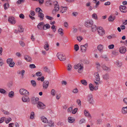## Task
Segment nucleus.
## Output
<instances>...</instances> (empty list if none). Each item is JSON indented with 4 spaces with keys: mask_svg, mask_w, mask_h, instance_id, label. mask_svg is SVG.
<instances>
[{
    "mask_svg": "<svg viewBox=\"0 0 127 127\" xmlns=\"http://www.w3.org/2000/svg\"><path fill=\"white\" fill-rule=\"evenodd\" d=\"M93 22L92 20H90L88 21V27H92V30L93 32L95 31L97 28L95 25H93Z\"/></svg>",
    "mask_w": 127,
    "mask_h": 127,
    "instance_id": "obj_1",
    "label": "nucleus"
},
{
    "mask_svg": "<svg viewBox=\"0 0 127 127\" xmlns=\"http://www.w3.org/2000/svg\"><path fill=\"white\" fill-rule=\"evenodd\" d=\"M54 5L55 9H53L52 11V13L53 14H54L55 13V11H59L60 9L59 6L57 1H54Z\"/></svg>",
    "mask_w": 127,
    "mask_h": 127,
    "instance_id": "obj_2",
    "label": "nucleus"
},
{
    "mask_svg": "<svg viewBox=\"0 0 127 127\" xmlns=\"http://www.w3.org/2000/svg\"><path fill=\"white\" fill-rule=\"evenodd\" d=\"M83 64H78L77 65H75L74 66V68L75 69H77L79 68L78 69V72L79 73H81L82 71L81 70L83 68Z\"/></svg>",
    "mask_w": 127,
    "mask_h": 127,
    "instance_id": "obj_3",
    "label": "nucleus"
},
{
    "mask_svg": "<svg viewBox=\"0 0 127 127\" xmlns=\"http://www.w3.org/2000/svg\"><path fill=\"white\" fill-rule=\"evenodd\" d=\"M57 56L58 59L61 61H64L66 60V57L64 55L61 53H58Z\"/></svg>",
    "mask_w": 127,
    "mask_h": 127,
    "instance_id": "obj_4",
    "label": "nucleus"
},
{
    "mask_svg": "<svg viewBox=\"0 0 127 127\" xmlns=\"http://www.w3.org/2000/svg\"><path fill=\"white\" fill-rule=\"evenodd\" d=\"M97 31L99 34L100 36L103 35L105 33L104 29L101 27H98L97 28Z\"/></svg>",
    "mask_w": 127,
    "mask_h": 127,
    "instance_id": "obj_5",
    "label": "nucleus"
},
{
    "mask_svg": "<svg viewBox=\"0 0 127 127\" xmlns=\"http://www.w3.org/2000/svg\"><path fill=\"white\" fill-rule=\"evenodd\" d=\"M19 92L20 93L21 95H28L29 94V93L28 91L23 89H21L20 90Z\"/></svg>",
    "mask_w": 127,
    "mask_h": 127,
    "instance_id": "obj_6",
    "label": "nucleus"
},
{
    "mask_svg": "<svg viewBox=\"0 0 127 127\" xmlns=\"http://www.w3.org/2000/svg\"><path fill=\"white\" fill-rule=\"evenodd\" d=\"M45 105L40 102H38L37 103V107L39 109H43L45 108Z\"/></svg>",
    "mask_w": 127,
    "mask_h": 127,
    "instance_id": "obj_7",
    "label": "nucleus"
},
{
    "mask_svg": "<svg viewBox=\"0 0 127 127\" xmlns=\"http://www.w3.org/2000/svg\"><path fill=\"white\" fill-rule=\"evenodd\" d=\"M88 101L90 104L93 105L94 103L93 96L92 94L89 95L88 96Z\"/></svg>",
    "mask_w": 127,
    "mask_h": 127,
    "instance_id": "obj_8",
    "label": "nucleus"
},
{
    "mask_svg": "<svg viewBox=\"0 0 127 127\" xmlns=\"http://www.w3.org/2000/svg\"><path fill=\"white\" fill-rule=\"evenodd\" d=\"M89 87L91 91H93L94 90H96L98 89V86H96L94 87V86L91 83L89 84Z\"/></svg>",
    "mask_w": 127,
    "mask_h": 127,
    "instance_id": "obj_9",
    "label": "nucleus"
},
{
    "mask_svg": "<svg viewBox=\"0 0 127 127\" xmlns=\"http://www.w3.org/2000/svg\"><path fill=\"white\" fill-rule=\"evenodd\" d=\"M14 19H15L14 17L10 16L8 17V21L11 24H14L16 23V21Z\"/></svg>",
    "mask_w": 127,
    "mask_h": 127,
    "instance_id": "obj_10",
    "label": "nucleus"
},
{
    "mask_svg": "<svg viewBox=\"0 0 127 127\" xmlns=\"http://www.w3.org/2000/svg\"><path fill=\"white\" fill-rule=\"evenodd\" d=\"M119 8L120 11L123 12L125 13L127 11V8L125 6L120 5Z\"/></svg>",
    "mask_w": 127,
    "mask_h": 127,
    "instance_id": "obj_11",
    "label": "nucleus"
},
{
    "mask_svg": "<svg viewBox=\"0 0 127 127\" xmlns=\"http://www.w3.org/2000/svg\"><path fill=\"white\" fill-rule=\"evenodd\" d=\"M22 100L24 102L28 103L30 101L29 97L26 95L23 96L22 98Z\"/></svg>",
    "mask_w": 127,
    "mask_h": 127,
    "instance_id": "obj_12",
    "label": "nucleus"
},
{
    "mask_svg": "<svg viewBox=\"0 0 127 127\" xmlns=\"http://www.w3.org/2000/svg\"><path fill=\"white\" fill-rule=\"evenodd\" d=\"M87 43L85 44L84 45L81 46V51L83 52H85L87 50Z\"/></svg>",
    "mask_w": 127,
    "mask_h": 127,
    "instance_id": "obj_13",
    "label": "nucleus"
},
{
    "mask_svg": "<svg viewBox=\"0 0 127 127\" xmlns=\"http://www.w3.org/2000/svg\"><path fill=\"white\" fill-rule=\"evenodd\" d=\"M49 82L48 81H44L43 84V88L44 89H47L48 86Z\"/></svg>",
    "mask_w": 127,
    "mask_h": 127,
    "instance_id": "obj_14",
    "label": "nucleus"
},
{
    "mask_svg": "<svg viewBox=\"0 0 127 127\" xmlns=\"http://www.w3.org/2000/svg\"><path fill=\"white\" fill-rule=\"evenodd\" d=\"M119 51L121 53H125L126 51V47L125 46L121 47L119 49Z\"/></svg>",
    "mask_w": 127,
    "mask_h": 127,
    "instance_id": "obj_15",
    "label": "nucleus"
},
{
    "mask_svg": "<svg viewBox=\"0 0 127 127\" xmlns=\"http://www.w3.org/2000/svg\"><path fill=\"white\" fill-rule=\"evenodd\" d=\"M94 75V76L95 78V80L96 81H99L100 80V77L98 72H95Z\"/></svg>",
    "mask_w": 127,
    "mask_h": 127,
    "instance_id": "obj_16",
    "label": "nucleus"
},
{
    "mask_svg": "<svg viewBox=\"0 0 127 127\" xmlns=\"http://www.w3.org/2000/svg\"><path fill=\"white\" fill-rule=\"evenodd\" d=\"M44 23L43 22H41L39 23L37 26V28L39 30H42L43 27Z\"/></svg>",
    "mask_w": 127,
    "mask_h": 127,
    "instance_id": "obj_17",
    "label": "nucleus"
},
{
    "mask_svg": "<svg viewBox=\"0 0 127 127\" xmlns=\"http://www.w3.org/2000/svg\"><path fill=\"white\" fill-rule=\"evenodd\" d=\"M97 48L98 50L101 53H102L103 52V47L102 45L101 44L97 46Z\"/></svg>",
    "mask_w": 127,
    "mask_h": 127,
    "instance_id": "obj_18",
    "label": "nucleus"
},
{
    "mask_svg": "<svg viewBox=\"0 0 127 127\" xmlns=\"http://www.w3.org/2000/svg\"><path fill=\"white\" fill-rule=\"evenodd\" d=\"M103 79L105 80H107L109 79V74L106 73L102 75Z\"/></svg>",
    "mask_w": 127,
    "mask_h": 127,
    "instance_id": "obj_19",
    "label": "nucleus"
},
{
    "mask_svg": "<svg viewBox=\"0 0 127 127\" xmlns=\"http://www.w3.org/2000/svg\"><path fill=\"white\" fill-rule=\"evenodd\" d=\"M48 41H46L45 42V45L44 46V47L45 50L47 51L49 50V45L48 44Z\"/></svg>",
    "mask_w": 127,
    "mask_h": 127,
    "instance_id": "obj_20",
    "label": "nucleus"
},
{
    "mask_svg": "<svg viewBox=\"0 0 127 127\" xmlns=\"http://www.w3.org/2000/svg\"><path fill=\"white\" fill-rule=\"evenodd\" d=\"M122 112L124 114H125L127 113V106L122 108Z\"/></svg>",
    "mask_w": 127,
    "mask_h": 127,
    "instance_id": "obj_21",
    "label": "nucleus"
},
{
    "mask_svg": "<svg viewBox=\"0 0 127 127\" xmlns=\"http://www.w3.org/2000/svg\"><path fill=\"white\" fill-rule=\"evenodd\" d=\"M41 12H39L38 14V16L40 18V20H42L43 19L44 16V14Z\"/></svg>",
    "mask_w": 127,
    "mask_h": 127,
    "instance_id": "obj_22",
    "label": "nucleus"
},
{
    "mask_svg": "<svg viewBox=\"0 0 127 127\" xmlns=\"http://www.w3.org/2000/svg\"><path fill=\"white\" fill-rule=\"evenodd\" d=\"M50 27V26L49 24H46L45 25H44L43 27V30H46L48 29H49Z\"/></svg>",
    "mask_w": 127,
    "mask_h": 127,
    "instance_id": "obj_23",
    "label": "nucleus"
},
{
    "mask_svg": "<svg viewBox=\"0 0 127 127\" xmlns=\"http://www.w3.org/2000/svg\"><path fill=\"white\" fill-rule=\"evenodd\" d=\"M41 119L42 121L45 123H48V120L44 116L41 117Z\"/></svg>",
    "mask_w": 127,
    "mask_h": 127,
    "instance_id": "obj_24",
    "label": "nucleus"
},
{
    "mask_svg": "<svg viewBox=\"0 0 127 127\" xmlns=\"http://www.w3.org/2000/svg\"><path fill=\"white\" fill-rule=\"evenodd\" d=\"M18 31L20 32H23L24 30V29L22 28V26L20 25L18 26Z\"/></svg>",
    "mask_w": 127,
    "mask_h": 127,
    "instance_id": "obj_25",
    "label": "nucleus"
},
{
    "mask_svg": "<svg viewBox=\"0 0 127 127\" xmlns=\"http://www.w3.org/2000/svg\"><path fill=\"white\" fill-rule=\"evenodd\" d=\"M25 59L28 62H30L32 60L31 58L28 56L27 55H25L24 56Z\"/></svg>",
    "mask_w": 127,
    "mask_h": 127,
    "instance_id": "obj_26",
    "label": "nucleus"
},
{
    "mask_svg": "<svg viewBox=\"0 0 127 127\" xmlns=\"http://www.w3.org/2000/svg\"><path fill=\"white\" fill-rule=\"evenodd\" d=\"M68 120L69 122L72 123L74 122L75 120L73 118L70 117H68Z\"/></svg>",
    "mask_w": 127,
    "mask_h": 127,
    "instance_id": "obj_27",
    "label": "nucleus"
},
{
    "mask_svg": "<svg viewBox=\"0 0 127 127\" xmlns=\"http://www.w3.org/2000/svg\"><path fill=\"white\" fill-rule=\"evenodd\" d=\"M43 70L45 72L48 73L50 72V70L49 68L47 66H44L43 67Z\"/></svg>",
    "mask_w": 127,
    "mask_h": 127,
    "instance_id": "obj_28",
    "label": "nucleus"
},
{
    "mask_svg": "<svg viewBox=\"0 0 127 127\" xmlns=\"http://www.w3.org/2000/svg\"><path fill=\"white\" fill-rule=\"evenodd\" d=\"M102 67L103 69L104 70H106L107 71H109L110 70V69L108 67L105 65H103L102 66Z\"/></svg>",
    "mask_w": 127,
    "mask_h": 127,
    "instance_id": "obj_29",
    "label": "nucleus"
},
{
    "mask_svg": "<svg viewBox=\"0 0 127 127\" xmlns=\"http://www.w3.org/2000/svg\"><path fill=\"white\" fill-rule=\"evenodd\" d=\"M14 95V93L13 91H11L9 92L8 93V96L10 98L12 97Z\"/></svg>",
    "mask_w": 127,
    "mask_h": 127,
    "instance_id": "obj_30",
    "label": "nucleus"
},
{
    "mask_svg": "<svg viewBox=\"0 0 127 127\" xmlns=\"http://www.w3.org/2000/svg\"><path fill=\"white\" fill-rule=\"evenodd\" d=\"M49 126L50 127H53L54 126V123L52 120L49 121L48 123Z\"/></svg>",
    "mask_w": 127,
    "mask_h": 127,
    "instance_id": "obj_31",
    "label": "nucleus"
},
{
    "mask_svg": "<svg viewBox=\"0 0 127 127\" xmlns=\"http://www.w3.org/2000/svg\"><path fill=\"white\" fill-rule=\"evenodd\" d=\"M81 82L82 84L84 86H86L87 84V83L86 81L84 79L81 80Z\"/></svg>",
    "mask_w": 127,
    "mask_h": 127,
    "instance_id": "obj_32",
    "label": "nucleus"
},
{
    "mask_svg": "<svg viewBox=\"0 0 127 127\" xmlns=\"http://www.w3.org/2000/svg\"><path fill=\"white\" fill-rule=\"evenodd\" d=\"M100 57L103 59L105 61H107L108 60V58L106 55H102Z\"/></svg>",
    "mask_w": 127,
    "mask_h": 127,
    "instance_id": "obj_33",
    "label": "nucleus"
},
{
    "mask_svg": "<svg viewBox=\"0 0 127 127\" xmlns=\"http://www.w3.org/2000/svg\"><path fill=\"white\" fill-rule=\"evenodd\" d=\"M115 64L117 66L119 67H121L122 65V62H119L118 61H117Z\"/></svg>",
    "mask_w": 127,
    "mask_h": 127,
    "instance_id": "obj_34",
    "label": "nucleus"
},
{
    "mask_svg": "<svg viewBox=\"0 0 127 127\" xmlns=\"http://www.w3.org/2000/svg\"><path fill=\"white\" fill-rule=\"evenodd\" d=\"M9 4L8 3H5L3 5L4 9L5 10L7 9L9 7Z\"/></svg>",
    "mask_w": 127,
    "mask_h": 127,
    "instance_id": "obj_35",
    "label": "nucleus"
},
{
    "mask_svg": "<svg viewBox=\"0 0 127 127\" xmlns=\"http://www.w3.org/2000/svg\"><path fill=\"white\" fill-rule=\"evenodd\" d=\"M102 122V120L101 119H99L97 120L96 121V123L97 124H100Z\"/></svg>",
    "mask_w": 127,
    "mask_h": 127,
    "instance_id": "obj_36",
    "label": "nucleus"
},
{
    "mask_svg": "<svg viewBox=\"0 0 127 127\" xmlns=\"http://www.w3.org/2000/svg\"><path fill=\"white\" fill-rule=\"evenodd\" d=\"M112 54L113 55L115 56H117L118 55L119 53L115 50H114L112 51Z\"/></svg>",
    "mask_w": 127,
    "mask_h": 127,
    "instance_id": "obj_37",
    "label": "nucleus"
},
{
    "mask_svg": "<svg viewBox=\"0 0 127 127\" xmlns=\"http://www.w3.org/2000/svg\"><path fill=\"white\" fill-rule=\"evenodd\" d=\"M115 16L112 17L111 15L108 18V20L109 21H113L115 19Z\"/></svg>",
    "mask_w": 127,
    "mask_h": 127,
    "instance_id": "obj_38",
    "label": "nucleus"
},
{
    "mask_svg": "<svg viewBox=\"0 0 127 127\" xmlns=\"http://www.w3.org/2000/svg\"><path fill=\"white\" fill-rule=\"evenodd\" d=\"M31 83L32 86H33L34 87H35L36 86V83L34 80H32L31 81Z\"/></svg>",
    "mask_w": 127,
    "mask_h": 127,
    "instance_id": "obj_39",
    "label": "nucleus"
},
{
    "mask_svg": "<svg viewBox=\"0 0 127 127\" xmlns=\"http://www.w3.org/2000/svg\"><path fill=\"white\" fill-rule=\"evenodd\" d=\"M25 0H18L16 2L17 4H19L24 2Z\"/></svg>",
    "mask_w": 127,
    "mask_h": 127,
    "instance_id": "obj_40",
    "label": "nucleus"
},
{
    "mask_svg": "<svg viewBox=\"0 0 127 127\" xmlns=\"http://www.w3.org/2000/svg\"><path fill=\"white\" fill-rule=\"evenodd\" d=\"M92 17L95 20L97 19V15L95 13H94L92 15Z\"/></svg>",
    "mask_w": 127,
    "mask_h": 127,
    "instance_id": "obj_41",
    "label": "nucleus"
},
{
    "mask_svg": "<svg viewBox=\"0 0 127 127\" xmlns=\"http://www.w3.org/2000/svg\"><path fill=\"white\" fill-rule=\"evenodd\" d=\"M63 29L61 28H60L58 30V33L59 34H61L62 35L63 33Z\"/></svg>",
    "mask_w": 127,
    "mask_h": 127,
    "instance_id": "obj_42",
    "label": "nucleus"
},
{
    "mask_svg": "<svg viewBox=\"0 0 127 127\" xmlns=\"http://www.w3.org/2000/svg\"><path fill=\"white\" fill-rule=\"evenodd\" d=\"M34 100V97H32V103L34 104H37L38 102Z\"/></svg>",
    "mask_w": 127,
    "mask_h": 127,
    "instance_id": "obj_43",
    "label": "nucleus"
},
{
    "mask_svg": "<svg viewBox=\"0 0 127 127\" xmlns=\"http://www.w3.org/2000/svg\"><path fill=\"white\" fill-rule=\"evenodd\" d=\"M88 119L90 122H91L92 121V116L88 112Z\"/></svg>",
    "mask_w": 127,
    "mask_h": 127,
    "instance_id": "obj_44",
    "label": "nucleus"
},
{
    "mask_svg": "<svg viewBox=\"0 0 127 127\" xmlns=\"http://www.w3.org/2000/svg\"><path fill=\"white\" fill-rule=\"evenodd\" d=\"M46 4L48 6L51 5H52V2L51 0L47 1H46Z\"/></svg>",
    "mask_w": 127,
    "mask_h": 127,
    "instance_id": "obj_45",
    "label": "nucleus"
},
{
    "mask_svg": "<svg viewBox=\"0 0 127 127\" xmlns=\"http://www.w3.org/2000/svg\"><path fill=\"white\" fill-rule=\"evenodd\" d=\"M56 93V91L54 89H52L51 91V94L53 96H55Z\"/></svg>",
    "mask_w": 127,
    "mask_h": 127,
    "instance_id": "obj_46",
    "label": "nucleus"
},
{
    "mask_svg": "<svg viewBox=\"0 0 127 127\" xmlns=\"http://www.w3.org/2000/svg\"><path fill=\"white\" fill-rule=\"evenodd\" d=\"M45 18L46 19L49 20H51L54 19L53 17L48 15L46 16H45Z\"/></svg>",
    "mask_w": 127,
    "mask_h": 127,
    "instance_id": "obj_47",
    "label": "nucleus"
},
{
    "mask_svg": "<svg viewBox=\"0 0 127 127\" xmlns=\"http://www.w3.org/2000/svg\"><path fill=\"white\" fill-rule=\"evenodd\" d=\"M13 61V59L11 58L8 59L6 61V63L8 64H9L10 62H12Z\"/></svg>",
    "mask_w": 127,
    "mask_h": 127,
    "instance_id": "obj_48",
    "label": "nucleus"
},
{
    "mask_svg": "<svg viewBox=\"0 0 127 127\" xmlns=\"http://www.w3.org/2000/svg\"><path fill=\"white\" fill-rule=\"evenodd\" d=\"M8 64H9V66L10 67H12L14 66L15 63L14 62H10V63H9Z\"/></svg>",
    "mask_w": 127,
    "mask_h": 127,
    "instance_id": "obj_49",
    "label": "nucleus"
},
{
    "mask_svg": "<svg viewBox=\"0 0 127 127\" xmlns=\"http://www.w3.org/2000/svg\"><path fill=\"white\" fill-rule=\"evenodd\" d=\"M35 11L36 12L39 13L42 12V10L39 7L36 8L35 9Z\"/></svg>",
    "mask_w": 127,
    "mask_h": 127,
    "instance_id": "obj_50",
    "label": "nucleus"
},
{
    "mask_svg": "<svg viewBox=\"0 0 127 127\" xmlns=\"http://www.w3.org/2000/svg\"><path fill=\"white\" fill-rule=\"evenodd\" d=\"M34 113L33 112H32L31 113L30 116V118L31 119H33L34 118Z\"/></svg>",
    "mask_w": 127,
    "mask_h": 127,
    "instance_id": "obj_51",
    "label": "nucleus"
},
{
    "mask_svg": "<svg viewBox=\"0 0 127 127\" xmlns=\"http://www.w3.org/2000/svg\"><path fill=\"white\" fill-rule=\"evenodd\" d=\"M74 49L76 51H77L79 49V47L77 44H75L74 46Z\"/></svg>",
    "mask_w": 127,
    "mask_h": 127,
    "instance_id": "obj_52",
    "label": "nucleus"
},
{
    "mask_svg": "<svg viewBox=\"0 0 127 127\" xmlns=\"http://www.w3.org/2000/svg\"><path fill=\"white\" fill-rule=\"evenodd\" d=\"M19 43L20 45L22 47H24L25 45V43L22 41H20Z\"/></svg>",
    "mask_w": 127,
    "mask_h": 127,
    "instance_id": "obj_53",
    "label": "nucleus"
},
{
    "mask_svg": "<svg viewBox=\"0 0 127 127\" xmlns=\"http://www.w3.org/2000/svg\"><path fill=\"white\" fill-rule=\"evenodd\" d=\"M16 64L17 65H21L22 64V62L21 61L19 60L16 62Z\"/></svg>",
    "mask_w": 127,
    "mask_h": 127,
    "instance_id": "obj_54",
    "label": "nucleus"
},
{
    "mask_svg": "<svg viewBox=\"0 0 127 127\" xmlns=\"http://www.w3.org/2000/svg\"><path fill=\"white\" fill-rule=\"evenodd\" d=\"M44 78L43 76H42L41 77H38L37 79L38 80H40L42 82H43L44 81Z\"/></svg>",
    "mask_w": 127,
    "mask_h": 127,
    "instance_id": "obj_55",
    "label": "nucleus"
},
{
    "mask_svg": "<svg viewBox=\"0 0 127 127\" xmlns=\"http://www.w3.org/2000/svg\"><path fill=\"white\" fill-rule=\"evenodd\" d=\"M94 83L96 85V86H98V85L101 84V81L100 80L99 81H95Z\"/></svg>",
    "mask_w": 127,
    "mask_h": 127,
    "instance_id": "obj_56",
    "label": "nucleus"
},
{
    "mask_svg": "<svg viewBox=\"0 0 127 127\" xmlns=\"http://www.w3.org/2000/svg\"><path fill=\"white\" fill-rule=\"evenodd\" d=\"M6 91L2 89H0V92L2 94H4L6 93Z\"/></svg>",
    "mask_w": 127,
    "mask_h": 127,
    "instance_id": "obj_57",
    "label": "nucleus"
},
{
    "mask_svg": "<svg viewBox=\"0 0 127 127\" xmlns=\"http://www.w3.org/2000/svg\"><path fill=\"white\" fill-rule=\"evenodd\" d=\"M77 40L79 41L80 42L82 39V37L81 36H77Z\"/></svg>",
    "mask_w": 127,
    "mask_h": 127,
    "instance_id": "obj_58",
    "label": "nucleus"
},
{
    "mask_svg": "<svg viewBox=\"0 0 127 127\" xmlns=\"http://www.w3.org/2000/svg\"><path fill=\"white\" fill-rule=\"evenodd\" d=\"M85 120L84 119H82L80 120L79 121V124H81L85 122Z\"/></svg>",
    "mask_w": 127,
    "mask_h": 127,
    "instance_id": "obj_59",
    "label": "nucleus"
},
{
    "mask_svg": "<svg viewBox=\"0 0 127 127\" xmlns=\"http://www.w3.org/2000/svg\"><path fill=\"white\" fill-rule=\"evenodd\" d=\"M29 67L31 68H35L36 67L35 65L33 64H30Z\"/></svg>",
    "mask_w": 127,
    "mask_h": 127,
    "instance_id": "obj_60",
    "label": "nucleus"
},
{
    "mask_svg": "<svg viewBox=\"0 0 127 127\" xmlns=\"http://www.w3.org/2000/svg\"><path fill=\"white\" fill-rule=\"evenodd\" d=\"M2 111L4 114L5 115H8L9 114V112L8 111H7L4 110H2Z\"/></svg>",
    "mask_w": 127,
    "mask_h": 127,
    "instance_id": "obj_61",
    "label": "nucleus"
},
{
    "mask_svg": "<svg viewBox=\"0 0 127 127\" xmlns=\"http://www.w3.org/2000/svg\"><path fill=\"white\" fill-rule=\"evenodd\" d=\"M78 109L77 108H75L73 110H72V113L73 114H75L77 112Z\"/></svg>",
    "mask_w": 127,
    "mask_h": 127,
    "instance_id": "obj_62",
    "label": "nucleus"
},
{
    "mask_svg": "<svg viewBox=\"0 0 127 127\" xmlns=\"http://www.w3.org/2000/svg\"><path fill=\"white\" fill-rule=\"evenodd\" d=\"M36 75L37 76H41L42 75L41 73L39 72L38 71L36 73Z\"/></svg>",
    "mask_w": 127,
    "mask_h": 127,
    "instance_id": "obj_63",
    "label": "nucleus"
},
{
    "mask_svg": "<svg viewBox=\"0 0 127 127\" xmlns=\"http://www.w3.org/2000/svg\"><path fill=\"white\" fill-rule=\"evenodd\" d=\"M11 120V119L10 118L7 119L5 121V122L6 124H8L10 121Z\"/></svg>",
    "mask_w": 127,
    "mask_h": 127,
    "instance_id": "obj_64",
    "label": "nucleus"
}]
</instances>
